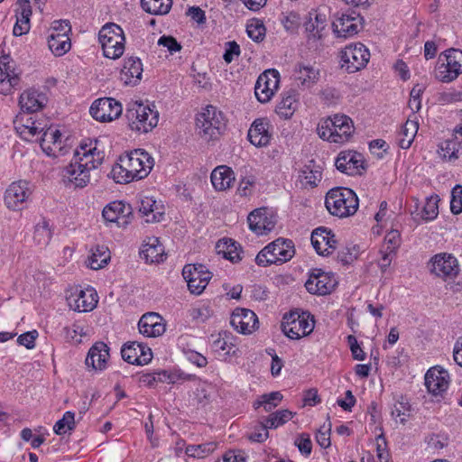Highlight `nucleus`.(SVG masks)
I'll return each instance as SVG.
<instances>
[{
    "mask_svg": "<svg viewBox=\"0 0 462 462\" xmlns=\"http://www.w3.org/2000/svg\"><path fill=\"white\" fill-rule=\"evenodd\" d=\"M363 21L364 18L356 11L345 13L333 23V31L337 37L348 38L360 31Z\"/></svg>",
    "mask_w": 462,
    "mask_h": 462,
    "instance_id": "15",
    "label": "nucleus"
},
{
    "mask_svg": "<svg viewBox=\"0 0 462 462\" xmlns=\"http://www.w3.org/2000/svg\"><path fill=\"white\" fill-rule=\"evenodd\" d=\"M246 32L254 42H261L265 38L266 28L262 20L254 18L248 22Z\"/></svg>",
    "mask_w": 462,
    "mask_h": 462,
    "instance_id": "49",
    "label": "nucleus"
},
{
    "mask_svg": "<svg viewBox=\"0 0 462 462\" xmlns=\"http://www.w3.org/2000/svg\"><path fill=\"white\" fill-rule=\"evenodd\" d=\"M419 125L413 120H407L398 134L397 142L402 149H408L411 145L418 132Z\"/></svg>",
    "mask_w": 462,
    "mask_h": 462,
    "instance_id": "40",
    "label": "nucleus"
},
{
    "mask_svg": "<svg viewBox=\"0 0 462 462\" xmlns=\"http://www.w3.org/2000/svg\"><path fill=\"white\" fill-rule=\"evenodd\" d=\"M341 67L348 73L364 69L369 61V50L362 43L349 44L341 51Z\"/></svg>",
    "mask_w": 462,
    "mask_h": 462,
    "instance_id": "8",
    "label": "nucleus"
},
{
    "mask_svg": "<svg viewBox=\"0 0 462 462\" xmlns=\"http://www.w3.org/2000/svg\"><path fill=\"white\" fill-rule=\"evenodd\" d=\"M282 398L283 396L280 392H272L270 393L261 395L254 402V406L255 409L263 407L264 411L271 412L279 405L282 401Z\"/></svg>",
    "mask_w": 462,
    "mask_h": 462,
    "instance_id": "46",
    "label": "nucleus"
},
{
    "mask_svg": "<svg viewBox=\"0 0 462 462\" xmlns=\"http://www.w3.org/2000/svg\"><path fill=\"white\" fill-rule=\"evenodd\" d=\"M411 406L409 402L401 397V401H398L392 410V416L394 418H400V422L405 424L406 416H410Z\"/></svg>",
    "mask_w": 462,
    "mask_h": 462,
    "instance_id": "55",
    "label": "nucleus"
},
{
    "mask_svg": "<svg viewBox=\"0 0 462 462\" xmlns=\"http://www.w3.org/2000/svg\"><path fill=\"white\" fill-rule=\"evenodd\" d=\"M294 413L289 410H280L271 413L262 420L265 428L276 429L292 419Z\"/></svg>",
    "mask_w": 462,
    "mask_h": 462,
    "instance_id": "42",
    "label": "nucleus"
},
{
    "mask_svg": "<svg viewBox=\"0 0 462 462\" xmlns=\"http://www.w3.org/2000/svg\"><path fill=\"white\" fill-rule=\"evenodd\" d=\"M335 285V280L328 273L320 270H315L305 283V287L310 293L319 295L330 293Z\"/></svg>",
    "mask_w": 462,
    "mask_h": 462,
    "instance_id": "20",
    "label": "nucleus"
},
{
    "mask_svg": "<svg viewBox=\"0 0 462 462\" xmlns=\"http://www.w3.org/2000/svg\"><path fill=\"white\" fill-rule=\"evenodd\" d=\"M109 356V347L104 342L95 343L88 350L86 365L94 370H103Z\"/></svg>",
    "mask_w": 462,
    "mask_h": 462,
    "instance_id": "29",
    "label": "nucleus"
},
{
    "mask_svg": "<svg viewBox=\"0 0 462 462\" xmlns=\"http://www.w3.org/2000/svg\"><path fill=\"white\" fill-rule=\"evenodd\" d=\"M48 46L55 56H62L71 47L70 39L63 32L51 33L48 37Z\"/></svg>",
    "mask_w": 462,
    "mask_h": 462,
    "instance_id": "37",
    "label": "nucleus"
},
{
    "mask_svg": "<svg viewBox=\"0 0 462 462\" xmlns=\"http://www.w3.org/2000/svg\"><path fill=\"white\" fill-rule=\"evenodd\" d=\"M98 40L105 57L116 60L123 55L125 38L119 25L113 23L105 24L98 32Z\"/></svg>",
    "mask_w": 462,
    "mask_h": 462,
    "instance_id": "4",
    "label": "nucleus"
},
{
    "mask_svg": "<svg viewBox=\"0 0 462 462\" xmlns=\"http://www.w3.org/2000/svg\"><path fill=\"white\" fill-rule=\"evenodd\" d=\"M265 253L277 258V264L291 260L294 254V245L291 240L278 238L265 246Z\"/></svg>",
    "mask_w": 462,
    "mask_h": 462,
    "instance_id": "26",
    "label": "nucleus"
},
{
    "mask_svg": "<svg viewBox=\"0 0 462 462\" xmlns=\"http://www.w3.org/2000/svg\"><path fill=\"white\" fill-rule=\"evenodd\" d=\"M69 307L75 311L88 312L97 303V293L91 289L77 290L68 298Z\"/></svg>",
    "mask_w": 462,
    "mask_h": 462,
    "instance_id": "22",
    "label": "nucleus"
},
{
    "mask_svg": "<svg viewBox=\"0 0 462 462\" xmlns=\"http://www.w3.org/2000/svg\"><path fill=\"white\" fill-rule=\"evenodd\" d=\"M430 271L443 280H454L459 273L457 258L450 254L440 253L434 255L430 262Z\"/></svg>",
    "mask_w": 462,
    "mask_h": 462,
    "instance_id": "12",
    "label": "nucleus"
},
{
    "mask_svg": "<svg viewBox=\"0 0 462 462\" xmlns=\"http://www.w3.org/2000/svg\"><path fill=\"white\" fill-rule=\"evenodd\" d=\"M330 432H331V422L328 421V425L324 424L321 426L317 434H316V440L318 444L322 448H328L331 445L330 441Z\"/></svg>",
    "mask_w": 462,
    "mask_h": 462,
    "instance_id": "56",
    "label": "nucleus"
},
{
    "mask_svg": "<svg viewBox=\"0 0 462 462\" xmlns=\"http://www.w3.org/2000/svg\"><path fill=\"white\" fill-rule=\"evenodd\" d=\"M125 116L133 131L143 134L152 131L159 122V112L155 105L143 101L128 103Z\"/></svg>",
    "mask_w": 462,
    "mask_h": 462,
    "instance_id": "1",
    "label": "nucleus"
},
{
    "mask_svg": "<svg viewBox=\"0 0 462 462\" xmlns=\"http://www.w3.org/2000/svg\"><path fill=\"white\" fill-rule=\"evenodd\" d=\"M136 345H138L136 342L125 344L121 349V356L125 362L139 365V353L137 352L138 347Z\"/></svg>",
    "mask_w": 462,
    "mask_h": 462,
    "instance_id": "54",
    "label": "nucleus"
},
{
    "mask_svg": "<svg viewBox=\"0 0 462 462\" xmlns=\"http://www.w3.org/2000/svg\"><path fill=\"white\" fill-rule=\"evenodd\" d=\"M140 254L147 263H160L163 261V247L158 238H153L152 243L143 246Z\"/></svg>",
    "mask_w": 462,
    "mask_h": 462,
    "instance_id": "41",
    "label": "nucleus"
},
{
    "mask_svg": "<svg viewBox=\"0 0 462 462\" xmlns=\"http://www.w3.org/2000/svg\"><path fill=\"white\" fill-rule=\"evenodd\" d=\"M226 50L223 59L226 63H231L235 57L240 55V46L235 41L226 42Z\"/></svg>",
    "mask_w": 462,
    "mask_h": 462,
    "instance_id": "61",
    "label": "nucleus"
},
{
    "mask_svg": "<svg viewBox=\"0 0 462 462\" xmlns=\"http://www.w3.org/2000/svg\"><path fill=\"white\" fill-rule=\"evenodd\" d=\"M139 212L147 223L162 221L164 216V206L153 197H143L140 200Z\"/></svg>",
    "mask_w": 462,
    "mask_h": 462,
    "instance_id": "25",
    "label": "nucleus"
},
{
    "mask_svg": "<svg viewBox=\"0 0 462 462\" xmlns=\"http://www.w3.org/2000/svg\"><path fill=\"white\" fill-rule=\"evenodd\" d=\"M249 228L256 235H264L274 228L275 220L267 208H260L252 211L247 217Z\"/></svg>",
    "mask_w": 462,
    "mask_h": 462,
    "instance_id": "19",
    "label": "nucleus"
},
{
    "mask_svg": "<svg viewBox=\"0 0 462 462\" xmlns=\"http://www.w3.org/2000/svg\"><path fill=\"white\" fill-rule=\"evenodd\" d=\"M211 182L217 190H226L230 188L235 180L234 171L231 168L221 165L217 167L211 172Z\"/></svg>",
    "mask_w": 462,
    "mask_h": 462,
    "instance_id": "35",
    "label": "nucleus"
},
{
    "mask_svg": "<svg viewBox=\"0 0 462 462\" xmlns=\"http://www.w3.org/2000/svg\"><path fill=\"white\" fill-rule=\"evenodd\" d=\"M182 276L186 282L189 278H192V281H200L205 277L206 280L210 281L211 273L201 263L186 264L182 269Z\"/></svg>",
    "mask_w": 462,
    "mask_h": 462,
    "instance_id": "44",
    "label": "nucleus"
},
{
    "mask_svg": "<svg viewBox=\"0 0 462 462\" xmlns=\"http://www.w3.org/2000/svg\"><path fill=\"white\" fill-rule=\"evenodd\" d=\"M295 445L302 455L306 457L310 455L312 450V442L310 434H300L295 439Z\"/></svg>",
    "mask_w": 462,
    "mask_h": 462,
    "instance_id": "58",
    "label": "nucleus"
},
{
    "mask_svg": "<svg viewBox=\"0 0 462 462\" xmlns=\"http://www.w3.org/2000/svg\"><path fill=\"white\" fill-rule=\"evenodd\" d=\"M310 240L313 248L319 255L328 256L336 249L335 235L327 227L320 226L314 229Z\"/></svg>",
    "mask_w": 462,
    "mask_h": 462,
    "instance_id": "18",
    "label": "nucleus"
},
{
    "mask_svg": "<svg viewBox=\"0 0 462 462\" xmlns=\"http://www.w3.org/2000/svg\"><path fill=\"white\" fill-rule=\"evenodd\" d=\"M450 209L455 215L462 212V186L457 185L451 192Z\"/></svg>",
    "mask_w": 462,
    "mask_h": 462,
    "instance_id": "57",
    "label": "nucleus"
},
{
    "mask_svg": "<svg viewBox=\"0 0 462 462\" xmlns=\"http://www.w3.org/2000/svg\"><path fill=\"white\" fill-rule=\"evenodd\" d=\"M279 83L280 73L278 70L269 69L261 73L254 87V94L258 101L268 102L278 89Z\"/></svg>",
    "mask_w": 462,
    "mask_h": 462,
    "instance_id": "11",
    "label": "nucleus"
},
{
    "mask_svg": "<svg viewBox=\"0 0 462 462\" xmlns=\"http://www.w3.org/2000/svg\"><path fill=\"white\" fill-rule=\"evenodd\" d=\"M32 15V7L29 0H21L20 8L16 14V23L14 26V35L22 36L30 30V17Z\"/></svg>",
    "mask_w": 462,
    "mask_h": 462,
    "instance_id": "34",
    "label": "nucleus"
},
{
    "mask_svg": "<svg viewBox=\"0 0 462 462\" xmlns=\"http://www.w3.org/2000/svg\"><path fill=\"white\" fill-rule=\"evenodd\" d=\"M32 185L24 180L12 182L5 192V204L11 210H22L32 195Z\"/></svg>",
    "mask_w": 462,
    "mask_h": 462,
    "instance_id": "7",
    "label": "nucleus"
},
{
    "mask_svg": "<svg viewBox=\"0 0 462 462\" xmlns=\"http://www.w3.org/2000/svg\"><path fill=\"white\" fill-rule=\"evenodd\" d=\"M61 179L66 185L71 184L75 188L81 189L89 183L90 174L86 168H82L76 161H74L63 168L61 171Z\"/></svg>",
    "mask_w": 462,
    "mask_h": 462,
    "instance_id": "21",
    "label": "nucleus"
},
{
    "mask_svg": "<svg viewBox=\"0 0 462 462\" xmlns=\"http://www.w3.org/2000/svg\"><path fill=\"white\" fill-rule=\"evenodd\" d=\"M298 106L297 98L294 92H288L276 106L277 115L283 118L289 119L292 116Z\"/></svg>",
    "mask_w": 462,
    "mask_h": 462,
    "instance_id": "39",
    "label": "nucleus"
},
{
    "mask_svg": "<svg viewBox=\"0 0 462 462\" xmlns=\"http://www.w3.org/2000/svg\"><path fill=\"white\" fill-rule=\"evenodd\" d=\"M449 381L448 372L439 365L430 368L425 374V386L435 397L443 396L448 388Z\"/></svg>",
    "mask_w": 462,
    "mask_h": 462,
    "instance_id": "14",
    "label": "nucleus"
},
{
    "mask_svg": "<svg viewBox=\"0 0 462 462\" xmlns=\"http://www.w3.org/2000/svg\"><path fill=\"white\" fill-rule=\"evenodd\" d=\"M325 206L331 215L341 218L346 217L356 212L358 198L351 189L336 187L328 191Z\"/></svg>",
    "mask_w": 462,
    "mask_h": 462,
    "instance_id": "3",
    "label": "nucleus"
},
{
    "mask_svg": "<svg viewBox=\"0 0 462 462\" xmlns=\"http://www.w3.org/2000/svg\"><path fill=\"white\" fill-rule=\"evenodd\" d=\"M122 105L112 97H103L96 100L90 106L89 112L93 118L100 122H110L120 116Z\"/></svg>",
    "mask_w": 462,
    "mask_h": 462,
    "instance_id": "13",
    "label": "nucleus"
},
{
    "mask_svg": "<svg viewBox=\"0 0 462 462\" xmlns=\"http://www.w3.org/2000/svg\"><path fill=\"white\" fill-rule=\"evenodd\" d=\"M298 79L303 86L310 88L313 86L319 78V70L313 66L300 65L298 69Z\"/></svg>",
    "mask_w": 462,
    "mask_h": 462,
    "instance_id": "47",
    "label": "nucleus"
},
{
    "mask_svg": "<svg viewBox=\"0 0 462 462\" xmlns=\"http://www.w3.org/2000/svg\"><path fill=\"white\" fill-rule=\"evenodd\" d=\"M197 127L206 141L216 139L226 126L223 113L214 106H208L198 115Z\"/></svg>",
    "mask_w": 462,
    "mask_h": 462,
    "instance_id": "5",
    "label": "nucleus"
},
{
    "mask_svg": "<svg viewBox=\"0 0 462 462\" xmlns=\"http://www.w3.org/2000/svg\"><path fill=\"white\" fill-rule=\"evenodd\" d=\"M110 251L104 245H97L91 249L88 256V266L93 270H99L106 266L110 260Z\"/></svg>",
    "mask_w": 462,
    "mask_h": 462,
    "instance_id": "38",
    "label": "nucleus"
},
{
    "mask_svg": "<svg viewBox=\"0 0 462 462\" xmlns=\"http://www.w3.org/2000/svg\"><path fill=\"white\" fill-rule=\"evenodd\" d=\"M158 45L165 47L171 54L181 50V45L172 36L163 35L158 40Z\"/></svg>",
    "mask_w": 462,
    "mask_h": 462,
    "instance_id": "62",
    "label": "nucleus"
},
{
    "mask_svg": "<svg viewBox=\"0 0 462 462\" xmlns=\"http://www.w3.org/2000/svg\"><path fill=\"white\" fill-rule=\"evenodd\" d=\"M365 161L361 153L355 151L340 152L336 159V168L346 174L356 175L361 174L365 170Z\"/></svg>",
    "mask_w": 462,
    "mask_h": 462,
    "instance_id": "16",
    "label": "nucleus"
},
{
    "mask_svg": "<svg viewBox=\"0 0 462 462\" xmlns=\"http://www.w3.org/2000/svg\"><path fill=\"white\" fill-rule=\"evenodd\" d=\"M141 5L146 13L162 15L170 12L172 0H141Z\"/></svg>",
    "mask_w": 462,
    "mask_h": 462,
    "instance_id": "43",
    "label": "nucleus"
},
{
    "mask_svg": "<svg viewBox=\"0 0 462 462\" xmlns=\"http://www.w3.org/2000/svg\"><path fill=\"white\" fill-rule=\"evenodd\" d=\"M444 56L445 61L438 65L435 76L441 82H451L462 73V51L449 49Z\"/></svg>",
    "mask_w": 462,
    "mask_h": 462,
    "instance_id": "10",
    "label": "nucleus"
},
{
    "mask_svg": "<svg viewBox=\"0 0 462 462\" xmlns=\"http://www.w3.org/2000/svg\"><path fill=\"white\" fill-rule=\"evenodd\" d=\"M319 136L326 141L344 143L355 132L352 119L346 115H335L321 120L318 125Z\"/></svg>",
    "mask_w": 462,
    "mask_h": 462,
    "instance_id": "2",
    "label": "nucleus"
},
{
    "mask_svg": "<svg viewBox=\"0 0 462 462\" xmlns=\"http://www.w3.org/2000/svg\"><path fill=\"white\" fill-rule=\"evenodd\" d=\"M131 213V207L122 201H114L106 205L102 215L106 222L116 223L118 226L127 224L126 217Z\"/></svg>",
    "mask_w": 462,
    "mask_h": 462,
    "instance_id": "27",
    "label": "nucleus"
},
{
    "mask_svg": "<svg viewBox=\"0 0 462 462\" xmlns=\"http://www.w3.org/2000/svg\"><path fill=\"white\" fill-rule=\"evenodd\" d=\"M38 337L36 330L28 331L20 335L17 338V342L21 346H24L28 349H32L35 346V340Z\"/></svg>",
    "mask_w": 462,
    "mask_h": 462,
    "instance_id": "64",
    "label": "nucleus"
},
{
    "mask_svg": "<svg viewBox=\"0 0 462 462\" xmlns=\"http://www.w3.org/2000/svg\"><path fill=\"white\" fill-rule=\"evenodd\" d=\"M439 196H430L427 198L421 211V217L426 221L433 220L439 214Z\"/></svg>",
    "mask_w": 462,
    "mask_h": 462,
    "instance_id": "52",
    "label": "nucleus"
},
{
    "mask_svg": "<svg viewBox=\"0 0 462 462\" xmlns=\"http://www.w3.org/2000/svg\"><path fill=\"white\" fill-rule=\"evenodd\" d=\"M46 103L47 97L44 94L32 89L23 92L19 98L21 109L27 113H35L42 109Z\"/></svg>",
    "mask_w": 462,
    "mask_h": 462,
    "instance_id": "32",
    "label": "nucleus"
},
{
    "mask_svg": "<svg viewBox=\"0 0 462 462\" xmlns=\"http://www.w3.org/2000/svg\"><path fill=\"white\" fill-rule=\"evenodd\" d=\"M51 235L50 224L47 220L43 219L35 226L33 238L39 245H47L51 238Z\"/></svg>",
    "mask_w": 462,
    "mask_h": 462,
    "instance_id": "53",
    "label": "nucleus"
},
{
    "mask_svg": "<svg viewBox=\"0 0 462 462\" xmlns=\"http://www.w3.org/2000/svg\"><path fill=\"white\" fill-rule=\"evenodd\" d=\"M309 318V315L297 311L285 313L282 322V332L291 339H300L310 335L313 331L314 321Z\"/></svg>",
    "mask_w": 462,
    "mask_h": 462,
    "instance_id": "6",
    "label": "nucleus"
},
{
    "mask_svg": "<svg viewBox=\"0 0 462 462\" xmlns=\"http://www.w3.org/2000/svg\"><path fill=\"white\" fill-rule=\"evenodd\" d=\"M125 170L123 165L119 163H116L109 173V176L116 182V183H129L131 182V179L129 175L125 176Z\"/></svg>",
    "mask_w": 462,
    "mask_h": 462,
    "instance_id": "59",
    "label": "nucleus"
},
{
    "mask_svg": "<svg viewBox=\"0 0 462 462\" xmlns=\"http://www.w3.org/2000/svg\"><path fill=\"white\" fill-rule=\"evenodd\" d=\"M132 166L134 169V177L136 180L145 178L153 167L152 157L144 150L136 149L129 152Z\"/></svg>",
    "mask_w": 462,
    "mask_h": 462,
    "instance_id": "24",
    "label": "nucleus"
},
{
    "mask_svg": "<svg viewBox=\"0 0 462 462\" xmlns=\"http://www.w3.org/2000/svg\"><path fill=\"white\" fill-rule=\"evenodd\" d=\"M105 152L97 148V140L83 141L74 151V161L88 172L102 164Z\"/></svg>",
    "mask_w": 462,
    "mask_h": 462,
    "instance_id": "9",
    "label": "nucleus"
},
{
    "mask_svg": "<svg viewBox=\"0 0 462 462\" xmlns=\"http://www.w3.org/2000/svg\"><path fill=\"white\" fill-rule=\"evenodd\" d=\"M41 147L49 156H58L64 154L61 147V133L58 129L48 128L41 139Z\"/></svg>",
    "mask_w": 462,
    "mask_h": 462,
    "instance_id": "33",
    "label": "nucleus"
},
{
    "mask_svg": "<svg viewBox=\"0 0 462 462\" xmlns=\"http://www.w3.org/2000/svg\"><path fill=\"white\" fill-rule=\"evenodd\" d=\"M216 250L218 254H222L224 258L232 263H237L242 259L240 245L232 239L218 241L216 245Z\"/></svg>",
    "mask_w": 462,
    "mask_h": 462,
    "instance_id": "36",
    "label": "nucleus"
},
{
    "mask_svg": "<svg viewBox=\"0 0 462 462\" xmlns=\"http://www.w3.org/2000/svg\"><path fill=\"white\" fill-rule=\"evenodd\" d=\"M143 73V64L137 57H129L125 59L123 69H121V80L125 85H136Z\"/></svg>",
    "mask_w": 462,
    "mask_h": 462,
    "instance_id": "31",
    "label": "nucleus"
},
{
    "mask_svg": "<svg viewBox=\"0 0 462 462\" xmlns=\"http://www.w3.org/2000/svg\"><path fill=\"white\" fill-rule=\"evenodd\" d=\"M459 149V141H456L454 138H451L439 144L438 152L443 159L452 161L458 158L457 153Z\"/></svg>",
    "mask_w": 462,
    "mask_h": 462,
    "instance_id": "48",
    "label": "nucleus"
},
{
    "mask_svg": "<svg viewBox=\"0 0 462 462\" xmlns=\"http://www.w3.org/2000/svg\"><path fill=\"white\" fill-rule=\"evenodd\" d=\"M325 15L316 14L315 17L312 18L311 14H310V17L305 23V29L307 32H310L314 38H320L321 32L325 29Z\"/></svg>",
    "mask_w": 462,
    "mask_h": 462,
    "instance_id": "50",
    "label": "nucleus"
},
{
    "mask_svg": "<svg viewBox=\"0 0 462 462\" xmlns=\"http://www.w3.org/2000/svg\"><path fill=\"white\" fill-rule=\"evenodd\" d=\"M401 244V235L397 230H391L384 236L383 248L396 252Z\"/></svg>",
    "mask_w": 462,
    "mask_h": 462,
    "instance_id": "60",
    "label": "nucleus"
},
{
    "mask_svg": "<svg viewBox=\"0 0 462 462\" xmlns=\"http://www.w3.org/2000/svg\"><path fill=\"white\" fill-rule=\"evenodd\" d=\"M300 177L306 180L307 184L315 187L321 180V168L315 165L314 161L311 160L300 170Z\"/></svg>",
    "mask_w": 462,
    "mask_h": 462,
    "instance_id": "45",
    "label": "nucleus"
},
{
    "mask_svg": "<svg viewBox=\"0 0 462 462\" xmlns=\"http://www.w3.org/2000/svg\"><path fill=\"white\" fill-rule=\"evenodd\" d=\"M75 426V413L72 411H66L63 414V417L55 423L53 430L57 435H62L72 430Z\"/></svg>",
    "mask_w": 462,
    "mask_h": 462,
    "instance_id": "51",
    "label": "nucleus"
},
{
    "mask_svg": "<svg viewBox=\"0 0 462 462\" xmlns=\"http://www.w3.org/2000/svg\"><path fill=\"white\" fill-rule=\"evenodd\" d=\"M230 324L238 333L247 335L258 328V318L251 310L237 308L232 313Z\"/></svg>",
    "mask_w": 462,
    "mask_h": 462,
    "instance_id": "17",
    "label": "nucleus"
},
{
    "mask_svg": "<svg viewBox=\"0 0 462 462\" xmlns=\"http://www.w3.org/2000/svg\"><path fill=\"white\" fill-rule=\"evenodd\" d=\"M138 328L141 334L148 337H156L165 332V324L162 318L154 312L145 313L138 322Z\"/></svg>",
    "mask_w": 462,
    "mask_h": 462,
    "instance_id": "23",
    "label": "nucleus"
},
{
    "mask_svg": "<svg viewBox=\"0 0 462 462\" xmlns=\"http://www.w3.org/2000/svg\"><path fill=\"white\" fill-rule=\"evenodd\" d=\"M19 78L14 74L9 63V56L0 57V93L8 95L17 86Z\"/></svg>",
    "mask_w": 462,
    "mask_h": 462,
    "instance_id": "30",
    "label": "nucleus"
},
{
    "mask_svg": "<svg viewBox=\"0 0 462 462\" xmlns=\"http://www.w3.org/2000/svg\"><path fill=\"white\" fill-rule=\"evenodd\" d=\"M269 126L267 120L263 118L255 119L248 131V139L251 143L257 147L266 146L272 136Z\"/></svg>",
    "mask_w": 462,
    "mask_h": 462,
    "instance_id": "28",
    "label": "nucleus"
},
{
    "mask_svg": "<svg viewBox=\"0 0 462 462\" xmlns=\"http://www.w3.org/2000/svg\"><path fill=\"white\" fill-rule=\"evenodd\" d=\"M19 129L21 134L28 135L29 137H33L43 130L40 124L37 125L35 121H31V118Z\"/></svg>",
    "mask_w": 462,
    "mask_h": 462,
    "instance_id": "63",
    "label": "nucleus"
}]
</instances>
